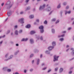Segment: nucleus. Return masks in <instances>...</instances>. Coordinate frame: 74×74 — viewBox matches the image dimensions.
I'll return each instance as SVG.
<instances>
[{"mask_svg":"<svg viewBox=\"0 0 74 74\" xmlns=\"http://www.w3.org/2000/svg\"><path fill=\"white\" fill-rule=\"evenodd\" d=\"M39 29H40V32L41 33L44 32V27L41 25L39 27Z\"/></svg>","mask_w":74,"mask_h":74,"instance_id":"f257e3e1","label":"nucleus"},{"mask_svg":"<svg viewBox=\"0 0 74 74\" xmlns=\"http://www.w3.org/2000/svg\"><path fill=\"white\" fill-rule=\"evenodd\" d=\"M54 58L53 61L55 62L56 60H58V58H59V56L56 57V56H54Z\"/></svg>","mask_w":74,"mask_h":74,"instance_id":"f03ea898","label":"nucleus"},{"mask_svg":"<svg viewBox=\"0 0 74 74\" xmlns=\"http://www.w3.org/2000/svg\"><path fill=\"white\" fill-rule=\"evenodd\" d=\"M19 22H20L21 23H24V21H23V18H22L21 19H20L18 21Z\"/></svg>","mask_w":74,"mask_h":74,"instance_id":"7ed1b4c3","label":"nucleus"},{"mask_svg":"<svg viewBox=\"0 0 74 74\" xmlns=\"http://www.w3.org/2000/svg\"><path fill=\"white\" fill-rule=\"evenodd\" d=\"M45 4L43 5L42 7H41V6H40L39 8L40 10H41V9H43V8H45Z\"/></svg>","mask_w":74,"mask_h":74,"instance_id":"20e7f679","label":"nucleus"},{"mask_svg":"<svg viewBox=\"0 0 74 74\" xmlns=\"http://www.w3.org/2000/svg\"><path fill=\"white\" fill-rule=\"evenodd\" d=\"M54 47H53L49 46L48 48V50L51 51V50Z\"/></svg>","mask_w":74,"mask_h":74,"instance_id":"39448f33","label":"nucleus"},{"mask_svg":"<svg viewBox=\"0 0 74 74\" xmlns=\"http://www.w3.org/2000/svg\"><path fill=\"white\" fill-rule=\"evenodd\" d=\"M71 50H73L72 52L71 53V54L72 55H74V50H73V48H71Z\"/></svg>","mask_w":74,"mask_h":74,"instance_id":"423d86ee","label":"nucleus"},{"mask_svg":"<svg viewBox=\"0 0 74 74\" xmlns=\"http://www.w3.org/2000/svg\"><path fill=\"white\" fill-rule=\"evenodd\" d=\"M28 40V38H26L25 39V38H23L21 40V41H26Z\"/></svg>","mask_w":74,"mask_h":74,"instance_id":"0eeeda50","label":"nucleus"},{"mask_svg":"<svg viewBox=\"0 0 74 74\" xmlns=\"http://www.w3.org/2000/svg\"><path fill=\"white\" fill-rule=\"evenodd\" d=\"M36 33V32L34 31H32L30 32L31 34H34Z\"/></svg>","mask_w":74,"mask_h":74,"instance_id":"6e6552de","label":"nucleus"},{"mask_svg":"<svg viewBox=\"0 0 74 74\" xmlns=\"http://www.w3.org/2000/svg\"><path fill=\"white\" fill-rule=\"evenodd\" d=\"M71 13V11H69L68 12H67L66 11H65V15H66L67 14H70Z\"/></svg>","mask_w":74,"mask_h":74,"instance_id":"1a4fd4ad","label":"nucleus"},{"mask_svg":"<svg viewBox=\"0 0 74 74\" xmlns=\"http://www.w3.org/2000/svg\"><path fill=\"white\" fill-rule=\"evenodd\" d=\"M26 28H29V27H30V25L29 24H28L26 26Z\"/></svg>","mask_w":74,"mask_h":74,"instance_id":"9d476101","label":"nucleus"},{"mask_svg":"<svg viewBox=\"0 0 74 74\" xmlns=\"http://www.w3.org/2000/svg\"><path fill=\"white\" fill-rule=\"evenodd\" d=\"M30 41L31 44H32V43L34 42L33 40L32 39H30Z\"/></svg>","mask_w":74,"mask_h":74,"instance_id":"9b49d317","label":"nucleus"},{"mask_svg":"<svg viewBox=\"0 0 74 74\" xmlns=\"http://www.w3.org/2000/svg\"><path fill=\"white\" fill-rule=\"evenodd\" d=\"M52 45L54 46L56 45V43H55V42H52Z\"/></svg>","mask_w":74,"mask_h":74,"instance_id":"f8f14e48","label":"nucleus"},{"mask_svg":"<svg viewBox=\"0 0 74 74\" xmlns=\"http://www.w3.org/2000/svg\"><path fill=\"white\" fill-rule=\"evenodd\" d=\"M29 18H34V16H33V15H31L30 16H29Z\"/></svg>","mask_w":74,"mask_h":74,"instance_id":"ddd939ff","label":"nucleus"},{"mask_svg":"<svg viewBox=\"0 0 74 74\" xmlns=\"http://www.w3.org/2000/svg\"><path fill=\"white\" fill-rule=\"evenodd\" d=\"M63 69L62 68H61L60 69V73H61V72H62V71H63Z\"/></svg>","mask_w":74,"mask_h":74,"instance_id":"4468645a","label":"nucleus"},{"mask_svg":"<svg viewBox=\"0 0 74 74\" xmlns=\"http://www.w3.org/2000/svg\"><path fill=\"white\" fill-rule=\"evenodd\" d=\"M7 71H8V72H11V69H7Z\"/></svg>","mask_w":74,"mask_h":74,"instance_id":"2eb2a0df","label":"nucleus"},{"mask_svg":"<svg viewBox=\"0 0 74 74\" xmlns=\"http://www.w3.org/2000/svg\"><path fill=\"white\" fill-rule=\"evenodd\" d=\"M48 11H49L50 10H51V8L50 7H49L47 8Z\"/></svg>","mask_w":74,"mask_h":74,"instance_id":"dca6fc26","label":"nucleus"},{"mask_svg":"<svg viewBox=\"0 0 74 74\" xmlns=\"http://www.w3.org/2000/svg\"><path fill=\"white\" fill-rule=\"evenodd\" d=\"M7 69V68H6V67H5V68H4L3 69V70L4 71H5Z\"/></svg>","mask_w":74,"mask_h":74,"instance_id":"f3484780","label":"nucleus"},{"mask_svg":"<svg viewBox=\"0 0 74 74\" xmlns=\"http://www.w3.org/2000/svg\"><path fill=\"white\" fill-rule=\"evenodd\" d=\"M39 62H40V60H39V59H38L37 60V64H39Z\"/></svg>","mask_w":74,"mask_h":74,"instance_id":"a211bd4d","label":"nucleus"},{"mask_svg":"<svg viewBox=\"0 0 74 74\" xmlns=\"http://www.w3.org/2000/svg\"><path fill=\"white\" fill-rule=\"evenodd\" d=\"M15 34L16 35H18V31H16L15 32Z\"/></svg>","mask_w":74,"mask_h":74,"instance_id":"6ab92c4d","label":"nucleus"},{"mask_svg":"<svg viewBox=\"0 0 74 74\" xmlns=\"http://www.w3.org/2000/svg\"><path fill=\"white\" fill-rule=\"evenodd\" d=\"M64 35H62L61 36H58V37H64Z\"/></svg>","mask_w":74,"mask_h":74,"instance_id":"aec40b11","label":"nucleus"},{"mask_svg":"<svg viewBox=\"0 0 74 74\" xmlns=\"http://www.w3.org/2000/svg\"><path fill=\"white\" fill-rule=\"evenodd\" d=\"M30 7H29L27 8L26 10H30Z\"/></svg>","mask_w":74,"mask_h":74,"instance_id":"412c9836","label":"nucleus"},{"mask_svg":"<svg viewBox=\"0 0 74 74\" xmlns=\"http://www.w3.org/2000/svg\"><path fill=\"white\" fill-rule=\"evenodd\" d=\"M44 23H45V24H47V21L45 20L44 22Z\"/></svg>","mask_w":74,"mask_h":74,"instance_id":"4be33fe9","label":"nucleus"},{"mask_svg":"<svg viewBox=\"0 0 74 74\" xmlns=\"http://www.w3.org/2000/svg\"><path fill=\"white\" fill-rule=\"evenodd\" d=\"M64 39H63V38H61L60 39V41H63V40H64Z\"/></svg>","mask_w":74,"mask_h":74,"instance_id":"5701e85b","label":"nucleus"},{"mask_svg":"<svg viewBox=\"0 0 74 74\" xmlns=\"http://www.w3.org/2000/svg\"><path fill=\"white\" fill-rule=\"evenodd\" d=\"M52 33H54L55 32V30L53 29H52Z\"/></svg>","mask_w":74,"mask_h":74,"instance_id":"b1692460","label":"nucleus"},{"mask_svg":"<svg viewBox=\"0 0 74 74\" xmlns=\"http://www.w3.org/2000/svg\"><path fill=\"white\" fill-rule=\"evenodd\" d=\"M7 14L8 16H10V13H7Z\"/></svg>","mask_w":74,"mask_h":74,"instance_id":"393cba45","label":"nucleus"},{"mask_svg":"<svg viewBox=\"0 0 74 74\" xmlns=\"http://www.w3.org/2000/svg\"><path fill=\"white\" fill-rule=\"evenodd\" d=\"M60 5H58L57 8H60Z\"/></svg>","mask_w":74,"mask_h":74,"instance_id":"a878e982","label":"nucleus"},{"mask_svg":"<svg viewBox=\"0 0 74 74\" xmlns=\"http://www.w3.org/2000/svg\"><path fill=\"white\" fill-rule=\"evenodd\" d=\"M52 21H56V19L55 18H54L52 20Z\"/></svg>","mask_w":74,"mask_h":74,"instance_id":"bb28decb","label":"nucleus"},{"mask_svg":"<svg viewBox=\"0 0 74 74\" xmlns=\"http://www.w3.org/2000/svg\"><path fill=\"white\" fill-rule=\"evenodd\" d=\"M58 22H59V20H57V21L56 22V23H58Z\"/></svg>","mask_w":74,"mask_h":74,"instance_id":"cd10ccee","label":"nucleus"},{"mask_svg":"<svg viewBox=\"0 0 74 74\" xmlns=\"http://www.w3.org/2000/svg\"><path fill=\"white\" fill-rule=\"evenodd\" d=\"M58 69V68H56V69H55V71H57Z\"/></svg>","mask_w":74,"mask_h":74,"instance_id":"c85d7f7f","label":"nucleus"},{"mask_svg":"<svg viewBox=\"0 0 74 74\" xmlns=\"http://www.w3.org/2000/svg\"><path fill=\"white\" fill-rule=\"evenodd\" d=\"M5 35H4L3 36H0V38H2V37H4Z\"/></svg>","mask_w":74,"mask_h":74,"instance_id":"c756f323","label":"nucleus"},{"mask_svg":"<svg viewBox=\"0 0 74 74\" xmlns=\"http://www.w3.org/2000/svg\"><path fill=\"white\" fill-rule=\"evenodd\" d=\"M32 56H33V54H32L30 55V57L32 58Z\"/></svg>","mask_w":74,"mask_h":74,"instance_id":"7c9ffc66","label":"nucleus"},{"mask_svg":"<svg viewBox=\"0 0 74 74\" xmlns=\"http://www.w3.org/2000/svg\"><path fill=\"white\" fill-rule=\"evenodd\" d=\"M29 0H26V3H28L29 2Z\"/></svg>","mask_w":74,"mask_h":74,"instance_id":"2f4dec72","label":"nucleus"},{"mask_svg":"<svg viewBox=\"0 0 74 74\" xmlns=\"http://www.w3.org/2000/svg\"><path fill=\"white\" fill-rule=\"evenodd\" d=\"M69 8V6H67L66 8V9H68Z\"/></svg>","mask_w":74,"mask_h":74,"instance_id":"473e14b6","label":"nucleus"},{"mask_svg":"<svg viewBox=\"0 0 74 74\" xmlns=\"http://www.w3.org/2000/svg\"><path fill=\"white\" fill-rule=\"evenodd\" d=\"M63 5H66V3H64Z\"/></svg>","mask_w":74,"mask_h":74,"instance_id":"72a5a7b5","label":"nucleus"},{"mask_svg":"<svg viewBox=\"0 0 74 74\" xmlns=\"http://www.w3.org/2000/svg\"><path fill=\"white\" fill-rule=\"evenodd\" d=\"M18 26H17V25H16V26H14V28H17V27Z\"/></svg>","mask_w":74,"mask_h":74,"instance_id":"f704fd0d","label":"nucleus"},{"mask_svg":"<svg viewBox=\"0 0 74 74\" xmlns=\"http://www.w3.org/2000/svg\"><path fill=\"white\" fill-rule=\"evenodd\" d=\"M51 71V69L49 70L48 71V73H49V72H50Z\"/></svg>","mask_w":74,"mask_h":74,"instance_id":"c9c22d12","label":"nucleus"},{"mask_svg":"<svg viewBox=\"0 0 74 74\" xmlns=\"http://www.w3.org/2000/svg\"><path fill=\"white\" fill-rule=\"evenodd\" d=\"M69 74H71L72 73V71H70L69 72Z\"/></svg>","mask_w":74,"mask_h":74,"instance_id":"e433bc0d","label":"nucleus"},{"mask_svg":"<svg viewBox=\"0 0 74 74\" xmlns=\"http://www.w3.org/2000/svg\"><path fill=\"white\" fill-rule=\"evenodd\" d=\"M19 33H21V32H22V30H20L19 31Z\"/></svg>","mask_w":74,"mask_h":74,"instance_id":"4c0bfd02","label":"nucleus"},{"mask_svg":"<svg viewBox=\"0 0 74 74\" xmlns=\"http://www.w3.org/2000/svg\"><path fill=\"white\" fill-rule=\"evenodd\" d=\"M40 38L41 40H42V37H41Z\"/></svg>","mask_w":74,"mask_h":74,"instance_id":"58836bf2","label":"nucleus"},{"mask_svg":"<svg viewBox=\"0 0 74 74\" xmlns=\"http://www.w3.org/2000/svg\"><path fill=\"white\" fill-rule=\"evenodd\" d=\"M24 73H26V70H24Z\"/></svg>","mask_w":74,"mask_h":74,"instance_id":"ea45409f","label":"nucleus"},{"mask_svg":"<svg viewBox=\"0 0 74 74\" xmlns=\"http://www.w3.org/2000/svg\"><path fill=\"white\" fill-rule=\"evenodd\" d=\"M36 22H39V20L37 19L36 20Z\"/></svg>","mask_w":74,"mask_h":74,"instance_id":"a19ab883","label":"nucleus"},{"mask_svg":"<svg viewBox=\"0 0 74 74\" xmlns=\"http://www.w3.org/2000/svg\"><path fill=\"white\" fill-rule=\"evenodd\" d=\"M12 57H13V56H12L11 57H10V58H9V59H11V58H12Z\"/></svg>","mask_w":74,"mask_h":74,"instance_id":"79ce46f5","label":"nucleus"},{"mask_svg":"<svg viewBox=\"0 0 74 74\" xmlns=\"http://www.w3.org/2000/svg\"><path fill=\"white\" fill-rule=\"evenodd\" d=\"M23 12H20V14H23Z\"/></svg>","mask_w":74,"mask_h":74,"instance_id":"37998d69","label":"nucleus"},{"mask_svg":"<svg viewBox=\"0 0 74 74\" xmlns=\"http://www.w3.org/2000/svg\"><path fill=\"white\" fill-rule=\"evenodd\" d=\"M34 60H33L32 61V63H34Z\"/></svg>","mask_w":74,"mask_h":74,"instance_id":"c03bdc74","label":"nucleus"},{"mask_svg":"<svg viewBox=\"0 0 74 74\" xmlns=\"http://www.w3.org/2000/svg\"><path fill=\"white\" fill-rule=\"evenodd\" d=\"M33 69H30V71H33Z\"/></svg>","mask_w":74,"mask_h":74,"instance_id":"a18cd8bd","label":"nucleus"},{"mask_svg":"<svg viewBox=\"0 0 74 74\" xmlns=\"http://www.w3.org/2000/svg\"><path fill=\"white\" fill-rule=\"evenodd\" d=\"M47 69V67H45L42 69V70H45V69Z\"/></svg>","mask_w":74,"mask_h":74,"instance_id":"49530a36","label":"nucleus"},{"mask_svg":"<svg viewBox=\"0 0 74 74\" xmlns=\"http://www.w3.org/2000/svg\"><path fill=\"white\" fill-rule=\"evenodd\" d=\"M70 29H71V28L69 27L68 28V30H70Z\"/></svg>","mask_w":74,"mask_h":74,"instance_id":"de8ad7c7","label":"nucleus"},{"mask_svg":"<svg viewBox=\"0 0 74 74\" xmlns=\"http://www.w3.org/2000/svg\"><path fill=\"white\" fill-rule=\"evenodd\" d=\"M4 3H2L1 4V5H2V6H3V5H4Z\"/></svg>","mask_w":74,"mask_h":74,"instance_id":"09e8293b","label":"nucleus"},{"mask_svg":"<svg viewBox=\"0 0 74 74\" xmlns=\"http://www.w3.org/2000/svg\"><path fill=\"white\" fill-rule=\"evenodd\" d=\"M2 42H3V41H2L0 42V44H2Z\"/></svg>","mask_w":74,"mask_h":74,"instance_id":"8fccbe9b","label":"nucleus"},{"mask_svg":"<svg viewBox=\"0 0 74 74\" xmlns=\"http://www.w3.org/2000/svg\"><path fill=\"white\" fill-rule=\"evenodd\" d=\"M19 45L18 44H16V46H18Z\"/></svg>","mask_w":74,"mask_h":74,"instance_id":"3c124183","label":"nucleus"},{"mask_svg":"<svg viewBox=\"0 0 74 74\" xmlns=\"http://www.w3.org/2000/svg\"><path fill=\"white\" fill-rule=\"evenodd\" d=\"M8 18H7L6 19V20H5V22H6L7 21V20H8Z\"/></svg>","mask_w":74,"mask_h":74,"instance_id":"603ef678","label":"nucleus"},{"mask_svg":"<svg viewBox=\"0 0 74 74\" xmlns=\"http://www.w3.org/2000/svg\"><path fill=\"white\" fill-rule=\"evenodd\" d=\"M42 54H41L40 56V58H42Z\"/></svg>","mask_w":74,"mask_h":74,"instance_id":"864d4df0","label":"nucleus"},{"mask_svg":"<svg viewBox=\"0 0 74 74\" xmlns=\"http://www.w3.org/2000/svg\"><path fill=\"white\" fill-rule=\"evenodd\" d=\"M15 74H19V73H18V72H16L15 73Z\"/></svg>","mask_w":74,"mask_h":74,"instance_id":"5fc2aeb1","label":"nucleus"},{"mask_svg":"<svg viewBox=\"0 0 74 74\" xmlns=\"http://www.w3.org/2000/svg\"><path fill=\"white\" fill-rule=\"evenodd\" d=\"M44 64L43 63L42 64V66H44Z\"/></svg>","mask_w":74,"mask_h":74,"instance_id":"6e6d98bb","label":"nucleus"},{"mask_svg":"<svg viewBox=\"0 0 74 74\" xmlns=\"http://www.w3.org/2000/svg\"><path fill=\"white\" fill-rule=\"evenodd\" d=\"M69 47V45H67V46H66V47H67V48H68V47Z\"/></svg>","mask_w":74,"mask_h":74,"instance_id":"4d7b16f0","label":"nucleus"},{"mask_svg":"<svg viewBox=\"0 0 74 74\" xmlns=\"http://www.w3.org/2000/svg\"><path fill=\"white\" fill-rule=\"evenodd\" d=\"M69 49H67L66 50V51H69Z\"/></svg>","mask_w":74,"mask_h":74,"instance_id":"13d9d810","label":"nucleus"},{"mask_svg":"<svg viewBox=\"0 0 74 74\" xmlns=\"http://www.w3.org/2000/svg\"><path fill=\"white\" fill-rule=\"evenodd\" d=\"M51 13H52V12H51L50 13H49V15H51Z\"/></svg>","mask_w":74,"mask_h":74,"instance_id":"bf43d9fd","label":"nucleus"},{"mask_svg":"<svg viewBox=\"0 0 74 74\" xmlns=\"http://www.w3.org/2000/svg\"><path fill=\"white\" fill-rule=\"evenodd\" d=\"M8 55V54H6V55L5 56V57H7V56Z\"/></svg>","mask_w":74,"mask_h":74,"instance_id":"052dcab7","label":"nucleus"},{"mask_svg":"<svg viewBox=\"0 0 74 74\" xmlns=\"http://www.w3.org/2000/svg\"><path fill=\"white\" fill-rule=\"evenodd\" d=\"M74 19V18H73L71 19V20H72V21H73V20Z\"/></svg>","mask_w":74,"mask_h":74,"instance_id":"680f3d73","label":"nucleus"},{"mask_svg":"<svg viewBox=\"0 0 74 74\" xmlns=\"http://www.w3.org/2000/svg\"><path fill=\"white\" fill-rule=\"evenodd\" d=\"M66 31H64L63 33H66Z\"/></svg>","mask_w":74,"mask_h":74,"instance_id":"e2e57ef3","label":"nucleus"},{"mask_svg":"<svg viewBox=\"0 0 74 74\" xmlns=\"http://www.w3.org/2000/svg\"><path fill=\"white\" fill-rule=\"evenodd\" d=\"M12 34H13L12 33L11 34V35H12Z\"/></svg>","mask_w":74,"mask_h":74,"instance_id":"0e129e2a","label":"nucleus"},{"mask_svg":"<svg viewBox=\"0 0 74 74\" xmlns=\"http://www.w3.org/2000/svg\"><path fill=\"white\" fill-rule=\"evenodd\" d=\"M48 6V5H47V6Z\"/></svg>","mask_w":74,"mask_h":74,"instance_id":"69168bd1","label":"nucleus"},{"mask_svg":"<svg viewBox=\"0 0 74 74\" xmlns=\"http://www.w3.org/2000/svg\"><path fill=\"white\" fill-rule=\"evenodd\" d=\"M6 5H8V4H7V3H6V4H5Z\"/></svg>","mask_w":74,"mask_h":74,"instance_id":"338daca9","label":"nucleus"},{"mask_svg":"<svg viewBox=\"0 0 74 74\" xmlns=\"http://www.w3.org/2000/svg\"><path fill=\"white\" fill-rule=\"evenodd\" d=\"M73 24H74V22L73 23Z\"/></svg>","mask_w":74,"mask_h":74,"instance_id":"774afa93","label":"nucleus"}]
</instances>
